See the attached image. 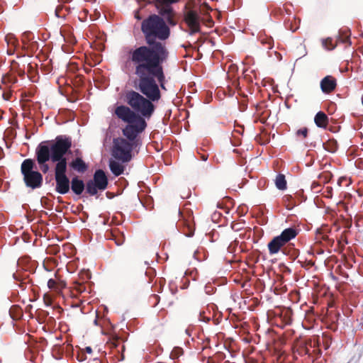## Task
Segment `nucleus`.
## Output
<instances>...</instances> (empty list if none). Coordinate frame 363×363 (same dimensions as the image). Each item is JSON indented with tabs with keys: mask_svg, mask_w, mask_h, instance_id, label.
Instances as JSON below:
<instances>
[{
	"mask_svg": "<svg viewBox=\"0 0 363 363\" xmlns=\"http://www.w3.org/2000/svg\"><path fill=\"white\" fill-rule=\"evenodd\" d=\"M71 147V141L68 138H57L55 142L48 145L47 143H41L36 148V157L40 169L43 173L49 170L46 164L51 160L57 162L55 169V177L56 181V191L59 194H67L69 190V180L66 176L67 160L64 157L67 150Z\"/></svg>",
	"mask_w": 363,
	"mask_h": 363,
	"instance_id": "1",
	"label": "nucleus"
},
{
	"mask_svg": "<svg viewBox=\"0 0 363 363\" xmlns=\"http://www.w3.org/2000/svg\"><path fill=\"white\" fill-rule=\"evenodd\" d=\"M167 57V52L165 48L161 43H157L151 48L143 46L137 48L132 52L131 60L138 65L135 69L137 75L153 74L161 84L162 88L164 89V77L160 63Z\"/></svg>",
	"mask_w": 363,
	"mask_h": 363,
	"instance_id": "2",
	"label": "nucleus"
},
{
	"mask_svg": "<svg viewBox=\"0 0 363 363\" xmlns=\"http://www.w3.org/2000/svg\"><path fill=\"white\" fill-rule=\"evenodd\" d=\"M142 30L144 33L148 43L152 38L162 40L167 38L169 35V29L164 21L158 16H150L142 23Z\"/></svg>",
	"mask_w": 363,
	"mask_h": 363,
	"instance_id": "3",
	"label": "nucleus"
},
{
	"mask_svg": "<svg viewBox=\"0 0 363 363\" xmlns=\"http://www.w3.org/2000/svg\"><path fill=\"white\" fill-rule=\"evenodd\" d=\"M125 101L137 115L143 118H150L155 111L151 100L143 96L139 93L130 91L125 94Z\"/></svg>",
	"mask_w": 363,
	"mask_h": 363,
	"instance_id": "4",
	"label": "nucleus"
},
{
	"mask_svg": "<svg viewBox=\"0 0 363 363\" xmlns=\"http://www.w3.org/2000/svg\"><path fill=\"white\" fill-rule=\"evenodd\" d=\"M139 77L138 87L140 91L151 101H157L160 98V91L154 81L153 74L138 75Z\"/></svg>",
	"mask_w": 363,
	"mask_h": 363,
	"instance_id": "5",
	"label": "nucleus"
},
{
	"mask_svg": "<svg viewBox=\"0 0 363 363\" xmlns=\"http://www.w3.org/2000/svg\"><path fill=\"white\" fill-rule=\"evenodd\" d=\"M34 162L32 160H25L21 164V172L26 185L32 189L39 187L43 182L40 173L33 170Z\"/></svg>",
	"mask_w": 363,
	"mask_h": 363,
	"instance_id": "6",
	"label": "nucleus"
},
{
	"mask_svg": "<svg viewBox=\"0 0 363 363\" xmlns=\"http://www.w3.org/2000/svg\"><path fill=\"white\" fill-rule=\"evenodd\" d=\"M296 235V231L293 228L285 229L281 235L274 238L268 243V249L271 255H275L279 252L280 249L284 246L289 241L294 238Z\"/></svg>",
	"mask_w": 363,
	"mask_h": 363,
	"instance_id": "7",
	"label": "nucleus"
},
{
	"mask_svg": "<svg viewBox=\"0 0 363 363\" xmlns=\"http://www.w3.org/2000/svg\"><path fill=\"white\" fill-rule=\"evenodd\" d=\"M133 145V143L128 142L123 138H117L114 140L113 155L117 159L127 162L131 158Z\"/></svg>",
	"mask_w": 363,
	"mask_h": 363,
	"instance_id": "8",
	"label": "nucleus"
},
{
	"mask_svg": "<svg viewBox=\"0 0 363 363\" xmlns=\"http://www.w3.org/2000/svg\"><path fill=\"white\" fill-rule=\"evenodd\" d=\"M116 116L128 123H133V121H138L139 126L143 127L144 118L137 115L133 110L125 106H118L115 109Z\"/></svg>",
	"mask_w": 363,
	"mask_h": 363,
	"instance_id": "9",
	"label": "nucleus"
},
{
	"mask_svg": "<svg viewBox=\"0 0 363 363\" xmlns=\"http://www.w3.org/2000/svg\"><path fill=\"white\" fill-rule=\"evenodd\" d=\"M108 181L105 173L102 170H97L94 177V180L87 183L86 190L94 195L98 190H104L107 186Z\"/></svg>",
	"mask_w": 363,
	"mask_h": 363,
	"instance_id": "10",
	"label": "nucleus"
},
{
	"mask_svg": "<svg viewBox=\"0 0 363 363\" xmlns=\"http://www.w3.org/2000/svg\"><path fill=\"white\" fill-rule=\"evenodd\" d=\"M138 122V121H133V123H128V125L123 130L124 135L126 136L130 140V143H133V144L134 143L133 140L138 134L144 130L146 127V123L145 120L144 125L143 128L139 126Z\"/></svg>",
	"mask_w": 363,
	"mask_h": 363,
	"instance_id": "11",
	"label": "nucleus"
},
{
	"mask_svg": "<svg viewBox=\"0 0 363 363\" xmlns=\"http://www.w3.org/2000/svg\"><path fill=\"white\" fill-rule=\"evenodd\" d=\"M185 22L191 30V33H195L200 30V21L197 13L189 10L185 15Z\"/></svg>",
	"mask_w": 363,
	"mask_h": 363,
	"instance_id": "12",
	"label": "nucleus"
},
{
	"mask_svg": "<svg viewBox=\"0 0 363 363\" xmlns=\"http://www.w3.org/2000/svg\"><path fill=\"white\" fill-rule=\"evenodd\" d=\"M175 0H155L157 2V6L160 9V12L162 15H167L168 21L169 23L174 24L170 19L171 8L169 4L173 3Z\"/></svg>",
	"mask_w": 363,
	"mask_h": 363,
	"instance_id": "13",
	"label": "nucleus"
},
{
	"mask_svg": "<svg viewBox=\"0 0 363 363\" xmlns=\"http://www.w3.org/2000/svg\"><path fill=\"white\" fill-rule=\"evenodd\" d=\"M336 86V81L331 76L324 77L320 82V88L324 93L333 91Z\"/></svg>",
	"mask_w": 363,
	"mask_h": 363,
	"instance_id": "14",
	"label": "nucleus"
},
{
	"mask_svg": "<svg viewBox=\"0 0 363 363\" xmlns=\"http://www.w3.org/2000/svg\"><path fill=\"white\" fill-rule=\"evenodd\" d=\"M56 279H50L48 281V287L53 290L56 292L60 291L63 288L65 287L66 284L64 281L60 280L57 279V275L55 274Z\"/></svg>",
	"mask_w": 363,
	"mask_h": 363,
	"instance_id": "15",
	"label": "nucleus"
},
{
	"mask_svg": "<svg viewBox=\"0 0 363 363\" xmlns=\"http://www.w3.org/2000/svg\"><path fill=\"white\" fill-rule=\"evenodd\" d=\"M72 189L76 194H81L84 189L83 181L74 177L72 180Z\"/></svg>",
	"mask_w": 363,
	"mask_h": 363,
	"instance_id": "16",
	"label": "nucleus"
},
{
	"mask_svg": "<svg viewBox=\"0 0 363 363\" xmlns=\"http://www.w3.org/2000/svg\"><path fill=\"white\" fill-rule=\"evenodd\" d=\"M314 121L317 126L320 128H325L328 121L327 116L321 111L315 115Z\"/></svg>",
	"mask_w": 363,
	"mask_h": 363,
	"instance_id": "17",
	"label": "nucleus"
},
{
	"mask_svg": "<svg viewBox=\"0 0 363 363\" xmlns=\"http://www.w3.org/2000/svg\"><path fill=\"white\" fill-rule=\"evenodd\" d=\"M71 167L79 172H84L86 169V165L80 158H77L71 163Z\"/></svg>",
	"mask_w": 363,
	"mask_h": 363,
	"instance_id": "18",
	"label": "nucleus"
},
{
	"mask_svg": "<svg viewBox=\"0 0 363 363\" xmlns=\"http://www.w3.org/2000/svg\"><path fill=\"white\" fill-rule=\"evenodd\" d=\"M109 166L111 172L116 176L121 174L123 172V166L118 162L111 160Z\"/></svg>",
	"mask_w": 363,
	"mask_h": 363,
	"instance_id": "19",
	"label": "nucleus"
},
{
	"mask_svg": "<svg viewBox=\"0 0 363 363\" xmlns=\"http://www.w3.org/2000/svg\"><path fill=\"white\" fill-rule=\"evenodd\" d=\"M275 184L279 189H285L286 188V182L284 176L282 174L278 175L275 180Z\"/></svg>",
	"mask_w": 363,
	"mask_h": 363,
	"instance_id": "20",
	"label": "nucleus"
},
{
	"mask_svg": "<svg viewBox=\"0 0 363 363\" xmlns=\"http://www.w3.org/2000/svg\"><path fill=\"white\" fill-rule=\"evenodd\" d=\"M323 45L327 50H333L335 48L336 44L333 42L331 38H326L323 40Z\"/></svg>",
	"mask_w": 363,
	"mask_h": 363,
	"instance_id": "21",
	"label": "nucleus"
},
{
	"mask_svg": "<svg viewBox=\"0 0 363 363\" xmlns=\"http://www.w3.org/2000/svg\"><path fill=\"white\" fill-rule=\"evenodd\" d=\"M210 8L207 4L204 3L200 6V12L203 16L206 15L210 11Z\"/></svg>",
	"mask_w": 363,
	"mask_h": 363,
	"instance_id": "22",
	"label": "nucleus"
},
{
	"mask_svg": "<svg viewBox=\"0 0 363 363\" xmlns=\"http://www.w3.org/2000/svg\"><path fill=\"white\" fill-rule=\"evenodd\" d=\"M182 353V349L176 348L172 352V356L173 357H177Z\"/></svg>",
	"mask_w": 363,
	"mask_h": 363,
	"instance_id": "23",
	"label": "nucleus"
},
{
	"mask_svg": "<svg viewBox=\"0 0 363 363\" xmlns=\"http://www.w3.org/2000/svg\"><path fill=\"white\" fill-rule=\"evenodd\" d=\"M297 133L298 135H303L304 138L307 136V129L306 128H302L298 130Z\"/></svg>",
	"mask_w": 363,
	"mask_h": 363,
	"instance_id": "24",
	"label": "nucleus"
},
{
	"mask_svg": "<svg viewBox=\"0 0 363 363\" xmlns=\"http://www.w3.org/2000/svg\"><path fill=\"white\" fill-rule=\"evenodd\" d=\"M85 350H86V352H88L89 354L91 353V352H92V350L90 347H86Z\"/></svg>",
	"mask_w": 363,
	"mask_h": 363,
	"instance_id": "25",
	"label": "nucleus"
},
{
	"mask_svg": "<svg viewBox=\"0 0 363 363\" xmlns=\"http://www.w3.org/2000/svg\"><path fill=\"white\" fill-rule=\"evenodd\" d=\"M135 18H137L138 19H140V17L139 16V15L138 14V12L135 13Z\"/></svg>",
	"mask_w": 363,
	"mask_h": 363,
	"instance_id": "26",
	"label": "nucleus"
}]
</instances>
